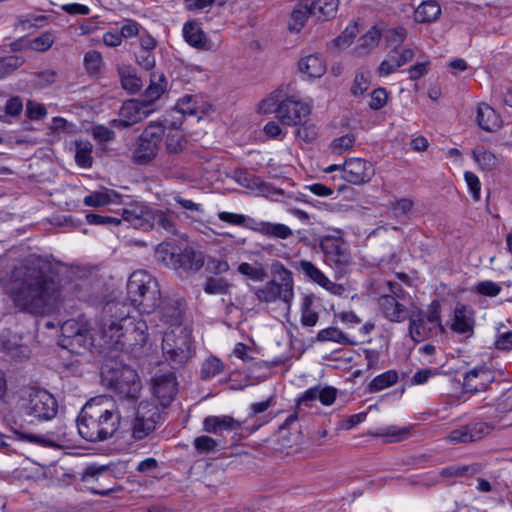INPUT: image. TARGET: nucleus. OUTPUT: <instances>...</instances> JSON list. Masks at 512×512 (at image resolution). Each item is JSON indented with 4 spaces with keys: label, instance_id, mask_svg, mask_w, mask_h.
I'll return each mask as SVG.
<instances>
[{
    "label": "nucleus",
    "instance_id": "obj_18",
    "mask_svg": "<svg viewBox=\"0 0 512 512\" xmlns=\"http://www.w3.org/2000/svg\"><path fill=\"white\" fill-rule=\"evenodd\" d=\"M342 177L352 184H363L368 182L374 175L371 162L362 158H351L346 160L342 166Z\"/></svg>",
    "mask_w": 512,
    "mask_h": 512
},
{
    "label": "nucleus",
    "instance_id": "obj_43",
    "mask_svg": "<svg viewBox=\"0 0 512 512\" xmlns=\"http://www.w3.org/2000/svg\"><path fill=\"white\" fill-rule=\"evenodd\" d=\"M473 158L483 171H492L497 167L498 160L496 156L485 150L483 147L475 148L472 152Z\"/></svg>",
    "mask_w": 512,
    "mask_h": 512
},
{
    "label": "nucleus",
    "instance_id": "obj_6",
    "mask_svg": "<svg viewBox=\"0 0 512 512\" xmlns=\"http://www.w3.org/2000/svg\"><path fill=\"white\" fill-rule=\"evenodd\" d=\"M271 272L274 277H278L280 283L276 280H271L264 287L256 289L255 295L261 302L269 303L280 299L289 304L293 298L292 272L278 261L272 263Z\"/></svg>",
    "mask_w": 512,
    "mask_h": 512
},
{
    "label": "nucleus",
    "instance_id": "obj_51",
    "mask_svg": "<svg viewBox=\"0 0 512 512\" xmlns=\"http://www.w3.org/2000/svg\"><path fill=\"white\" fill-rule=\"evenodd\" d=\"M85 69L89 74H96L100 71L102 65V56L98 51H88L84 55Z\"/></svg>",
    "mask_w": 512,
    "mask_h": 512
},
{
    "label": "nucleus",
    "instance_id": "obj_61",
    "mask_svg": "<svg viewBox=\"0 0 512 512\" xmlns=\"http://www.w3.org/2000/svg\"><path fill=\"white\" fill-rule=\"evenodd\" d=\"M355 143V137L353 134H346L339 138H336L331 143V149L333 152L341 153L351 148Z\"/></svg>",
    "mask_w": 512,
    "mask_h": 512
},
{
    "label": "nucleus",
    "instance_id": "obj_52",
    "mask_svg": "<svg viewBox=\"0 0 512 512\" xmlns=\"http://www.w3.org/2000/svg\"><path fill=\"white\" fill-rule=\"evenodd\" d=\"M410 430L408 428H397L395 426H389L382 432H376L373 435L378 437H391L390 442H399L408 437Z\"/></svg>",
    "mask_w": 512,
    "mask_h": 512
},
{
    "label": "nucleus",
    "instance_id": "obj_34",
    "mask_svg": "<svg viewBox=\"0 0 512 512\" xmlns=\"http://www.w3.org/2000/svg\"><path fill=\"white\" fill-rule=\"evenodd\" d=\"M121 195L112 189H104L101 191H94L87 195L83 203L90 207L106 206L110 203L118 202Z\"/></svg>",
    "mask_w": 512,
    "mask_h": 512
},
{
    "label": "nucleus",
    "instance_id": "obj_9",
    "mask_svg": "<svg viewBox=\"0 0 512 512\" xmlns=\"http://www.w3.org/2000/svg\"><path fill=\"white\" fill-rule=\"evenodd\" d=\"M130 319L131 316H129L124 304L111 301L104 305L99 320V328L106 347L124 329V321Z\"/></svg>",
    "mask_w": 512,
    "mask_h": 512
},
{
    "label": "nucleus",
    "instance_id": "obj_2",
    "mask_svg": "<svg viewBox=\"0 0 512 512\" xmlns=\"http://www.w3.org/2000/svg\"><path fill=\"white\" fill-rule=\"evenodd\" d=\"M79 435L89 442H102L114 436L120 424V414L110 396L91 398L76 419Z\"/></svg>",
    "mask_w": 512,
    "mask_h": 512
},
{
    "label": "nucleus",
    "instance_id": "obj_56",
    "mask_svg": "<svg viewBox=\"0 0 512 512\" xmlns=\"http://www.w3.org/2000/svg\"><path fill=\"white\" fill-rule=\"evenodd\" d=\"M121 84L125 90L132 94L140 91L142 87L141 79L135 74H125V70L121 71Z\"/></svg>",
    "mask_w": 512,
    "mask_h": 512
},
{
    "label": "nucleus",
    "instance_id": "obj_47",
    "mask_svg": "<svg viewBox=\"0 0 512 512\" xmlns=\"http://www.w3.org/2000/svg\"><path fill=\"white\" fill-rule=\"evenodd\" d=\"M92 145L89 142H77L76 143V163L83 168H89L92 166L93 158L91 156Z\"/></svg>",
    "mask_w": 512,
    "mask_h": 512
},
{
    "label": "nucleus",
    "instance_id": "obj_45",
    "mask_svg": "<svg viewBox=\"0 0 512 512\" xmlns=\"http://www.w3.org/2000/svg\"><path fill=\"white\" fill-rule=\"evenodd\" d=\"M316 296L314 294H307L303 298L301 306V322L304 326H314L318 321V313L311 309Z\"/></svg>",
    "mask_w": 512,
    "mask_h": 512
},
{
    "label": "nucleus",
    "instance_id": "obj_44",
    "mask_svg": "<svg viewBox=\"0 0 512 512\" xmlns=\"http://www.w3.org/2000/svg\"><path fill=\"white\" fill-rule=\"evenodd\" d=\"M224 371V364L222 361L215 357H208L201 366L200 377L202 380H209Z\"/></svg>",
    "mask_w": 512,
    "mask_h": 512
},
{
    "label": "nucleus",
    "instance_id": "obj_39",
    "mask_svg": "<svg viewBox=\"0 0 512 512\" xmlns=\"http://www.w3.org/2000/svg\"><path fill=\"white\" fill-rule=\"evenodd\" d=\"M441 14V8L435 0L423 1L415 10V20L419 23L434 21Z\"/></svg>",
    "mask_w": 512,
    "mask_h": 512
},
{
    "label": "nucleus",
    "instance_id": "obj_49",
    "mask_svg": "<svg viewBox=\"0 0 512 512\" xmlns=\"http://www.w3.org/2000/svg\"><path fill=\"white\" fill-rule=\"evenodd\" d=\"M238 272L253 281H264L267 273L261 264L251 265L243 262L238 266Z\"/></svg>",
    "mask_w": 512,
    "mask_h": 512
},
{
    "label": "nucleus",
    "instance_id": "obj_37",
    "mask_svg": "<svg viewBox=\"0 0 512 512\" xmlns=\"http://www.w3.org/2000/svg\"><path fill=\"white\" fill-rule=\"evenodd\" d=\"M298 70L307 80L320 77V58L317 53L310 54L298 61Z\"/></svg>",
    "mask_w": 512,
    "mask_h": 512
},
{
    "label": "nucleus",
    "instance_id": "obj_46",
    "mask_svg": "<svg viewBox=\"0 0 512 512\" xmlns=\"http://www.w3.org/2000/svg\"><path fill=\"white\" fill-rule=\"evenodd\" d=\"M371 73L369 70L359 69L356 72L353 84L351 86V93L354 96L363 95L370 86Z\"/></svg>",
    "mask_w": 512,
    "mask_h": 512
},
{
    "label": "nucleus",
    "instance_id": "obj_50",
    "mask_svg": "<svg viewBox=\"0 0 512 512\" xmlns=\"http://www.w3.org/2000/svg\"><path fill=\"white\" fill-rule=\"evenodd\" d=\"M280 90H275L264 98L258 106L259 112L263 114L276 113L278 115V108L281 105Z\"/></svg>",
    "mask_w": 512,
    "mask_h": 512
},
{
    "label": "nucleus",
    "instance_id": "obj_58",
    "mask_svg": "<svg viewBox=\"0 0 512 512\" xmlns=\"http://www.w3.org/2000/svg\"><path fill=\"white\" fill-rule=\"evenodd\" d=\"M388 100V93L385 88L379 87L371 92L369 107L373 110L383 108Z\"/></svg>",
    "mask_w": 512,
    "mask_h": 512
},
{
    "label": "nucleus",
    "instance_id": "obj_60",
    "mask_svg": "<svg viewBox=\"0 0 512 512\" xmlns=\"http://www.w3.org/2000/svg\"><path fill=\"white\" fill-rule=\"evenodd\" d=\"M235 179L240 185L249 189L258 187L260 184L258 177L245 170L235 171Z\"/></svg>",
    "mask_w": 512,
    "mask_h": 512
},
{
    "label": "nucleus",
    "instance_id": "obj_29",
    "mask_svg": "<svg viewBox=\"0 0 512 512\" xmlns=\"http://www.w3.org/2000/svg\"><path fill=\"white\" fill-rule=\"evenodd\" d=\"M164 231L169 235L177 234L176 216L172 211L153 208L151 230Z\"/></svg>",
    "mask_w": 512,
    "mask_h": 512
},
{
    "label": "nucleus",
    "instance_id": "obj_59",
    "mask_svg": "<svg viewBox=\"0 0 512 512\" xmlns=\"http://www.w3.org/2000/svg\"><path fill=\"white\" fill-rule=\"evenodd\" d=\"M227 287L224 279L210 277L206 280L204 291L208 294H222L227 292Z\"/></svg>",
    "mask_w": 512,
    "mask_h": 512
},
{
    "label": "nucleus",
    "instance_id": "obj_42",
    "mask_svg": "<svg viewBox=\"0 0 512 512\" xmlns=\"http://www.w3.org/2000/svg\"><path fill=\"white\" fill-rule=\"evenodd\" d=\"M397 380L398 374L395 370L386 371L373 378V380L369 383L368 390L371 393L379 392L394 385Z\"/></svg>",
    "mask_w": 512,
    "mask_h": 512
},
{
    "label": "nucleus",
    "instance_id": "obj_25",
    "mask_svg": "<svg viewBox=\"0 0 512 512\" xmlns=\"http://www.w3.org/2000/svg\"><path fill=\"white\" fill-rule=\"evenodd\" d=\"M474 323L473 311L469 307L463 304H459L455 307L451 330L458 334L472 335Z\"/></svg>",
    "mask_w": 512,
    "mask_h": 512
},
{
    "label": "nucleus",
    "instance_id": "obj_3",
    "mask_svg": "<svg viewBox=\"0 0 512 512\" xmlns=\"http://www.w3.org/2000/svg\"><path fill=\"white\" fill-rule=\"evenodd\" d=\"M100 376L103 385L111 389L120 401H127L135 407L142 385L134 369L116 357H109L101 365Z\"/></svg>",
    "mask_w": 512,
    "mask_h": 512
},
{
    "label": "nucleus",
    "instance_id": "obj_63",
    "mask_svg": "<svg viewBox=\"0 0 512 512\" xmlns=\"http://www.w3.org/2000/svg\"><path fill=\"white\" fill-rule=\"evenodd\" d=\"M136 62L145 70H152L155 67V56L152 51L138 50L135 53Z\"/></svg>",
    "mask_w": 512,
    "mask_h": 512
},
{
    "label": "nucleus",
    "instance_id": "obj_57",
    "mask_svg": "<svg viewBox=\"0 0 512 512\" xmlns=\"http://www.w3.org/2000/svg\"><path fill=\"white\" fill-rule=\"evenodd\" d=\"M86 220L89 224L92 225H119L123 219L114 217V216H106L95 213H87Z\"/></svg>",
    "mask_w": 512,
    "mask_h": 512
},
{
    "label": "nucleus",
    "instance_id": "obj_5",
    "mask_svg": "<svg viewBox=\"0 0 512 512\" xmlns=\"http://www.w3.org/2000/svg\"><path fill=\"white\" fill-rule=\"evenodd\" d=\"M191 331L184 326L165 331L162 339V351L171 368L178 369L192 358Z\"/></svg>",
    "mask_w": 512,
    "mask_h": 512
},
{
    "label": "nucleus",
    "instance_id": "obj_10",
    "mask_svg": "<svg viewBox=\"0 0 512 512\" xmlns=\"http://www.w3.org/2000/svg\"><path fill=\"white\" fill-rule=\"evenodd\" d=\"M58 412V402L47 390L42 388H30L25 413L38 420L48 421L53 419Z\"/></svg>",
    "mask_w": 512,
    "mask_h": 512
},
{
    "label": "nucleus",
    "instance_id": "obj_21",
    "mask_svg": "<svg viewBox=\"0 0 512 512\" xmlns=\"http://www.w3.org/2000/svg\"><path fill=\"white\" fill-rule=\"evenodd\" d=\"M61 334L63 336L62 346L73 347L75 344L79 346L86 345L89 332L84 325L79 324L74 319H69L62 324Z\"/></svg>",
    "mask_w": 512,
    "mask_h": 512
},
{
    "label": "nucleus",
    "instance_id": "obj_13",
    "mask_svg": "<svg viewBox=\"0 0 512 512\" xmlns=\"http://www.w3.org/2000/svg\"><path fill=\"white\" fill-rule=\"evenodd\" d=\"M150 104L146 100H128L123 103L119 115V119H114L111 124L117 128H127L142 121L150 113L148 107Z\"/></svg>",
    "mask_w": 512,
    "mask_h": 512
},
{
    "label": "nucleus",
    "instance_id": "obj_17",
    "mask_svg": "<svg viewBox=\"0 0 512 512\" xmlns=\"http://www.w3.org/2000/svg\"><path fill=\"white\" fill-rule=\"evenodd\" d=\"M494 426L487 422H474L452 430L447 439L453 444L471 443L483 439L491 433Z\"/></svg>",
    "mask_w": 512,
    "mask_h": 512
},
{
    "label": "nucleus",
    "instance_id": "obj_38",
    "mask_svg": "<svg viewBox=\"0 0 512 512\" xmlns=\"http://www.w3.org/2000/svg\"><path fill=\"white\" fill-rule=\"evenodd\" d=\"M433 327L425 320L424 315L419 313L416 318H411L409 323V334L415 342L427 339Z\"/></svg>",
    "mask_w": 512,
    "mask_h": 512
},
{
    "label": "nucleus",
    "instance_id": "obj_8",
    "mask_svg": "<svg viewBox=\"0 0 512 512\" xmlns=\"http://www.w3.org/2000/svg\"><path fill=\"white\" fill-rule=\"evenodd\" d=\"M165 127L157 122L148 124L138 137L132 153V161L137 165H147L152 162L160 149Z\"/></svg>",
    "mask_w": 512,
    "mask_h": 512
},
{
    "label": "nucleus",
    "instance_id": "obj_12",
    "mask_svg": "<svg viewBox=\"0 0 512 512\" xmlns=\"http://www.w3.org/2000/svg\"><path fill=\"white\" fill-rule=\"evenodd\" d=\"M151 390L160 403V406L165 409L174 400L177 391L178 383L174 372H157L150 380Z\"/></svg>",
    "mask_w": 512,
    "mask_h": 512
},
{
    "label": "nucleus",
    "instance_id": "obj_53",
    "mask_svg": "<svg viewBox=\"0 0 512 512\" xmlns=\"http://www.w3.org/2000/svg\"><path fill=\"white\" fill-rule=\"evenodd\" d=\"M194 446L199 453H209L215 451L218 446H221L217 440L210 436H199L194 440ZM224 445H222L223 447Z\"/></svg>",
    "mask_w": 512,
    "mask_h": 512
},
{
    "label": "nucleus",
    "instance_id": "obj_33",
    "mask_svg": "<svg viewBox=\"0 0 512 512\" xmlns=\"http://www.w3.org/2000/svg\"><path fill=\"white\" fill-rule=\"evenodd\" d=\"M163 411L164 409H160L158 405L145 401L140 402L136 415L146 420L148 429L150 427L156 429L157 424L163 420Z\"/></svg>",
    "mask_w": 512,
    "mask_h": 512
},
{
    "label": "nucleus",
    "instance_id": "obj_23",
    "mask_svg": "<svg viewBox=\"0 0 512 512\" xmlns=\"http://www.w3.org/2000/svg\"><path fill=\"white\" fill-rule=\"evenodd\" d=\"M317 3L318 0H304L299 2L290 15L288 30L295 33L300 32L308 18L315 14Z\"/></svg>",
    "mask_w": 512,
    "mask_h": 512
},
{
    "label": "nucleus",
    "instance_id": "obj_31",
    "mask_svg": "<svg viewBox=\"0 0 512 512\" xmlns=\"http://www.w3.org/2000/svg\"><path fill=\"white\" fill-rule=\"evenodd\" d=\"M381 39V31L377 26H372L365 34H363L357 41L354 48V54L362 57L368 55L375 49Z\"/></svg>",
    "mask_w": 512,
    "mask_h": 512
},
{
    "label": "nucleus",
    "instance_id": "obj_28",
    "mask_svg": "<svg viewBox=\"0 0 512 512\" xmlns=\"http://www.w3.org/2000/svg\"><path fill=\"white\" fill-rule=\"evenodd\" d=\"M203 426L208 433L221 434L224 431L238 430L240 423L231 416H208L204 419Z\"/></svg>",
    "mask_w": 512,
    "mask_h": 512
},
{
    "label": "nucleus",
    "instance_id": "obj_36",
    "mask_svg": "<svg viewBox=\"0 0 512 512\" xmlns=\"http://www.w3.org/2000/svg\"><path fill=\"white\" fill-rule=\"evenodd\" d=\"M252 228L268 237L287 239L292 235V230L280 223L255 222Z\"/></svg>",
    "mask_w": 512,
    "mask_h": 512
},
{
    "label": "nucleus",
    "instance_id": "obj_14",
    "mask_svg": "<svg viewBox=\"0 0 512 512\" xmlns=\"http://www.w3.org/2000/svg\"><path fill=\"white\" fill-rule=\"evenodd\" d=\"M310 112L311 109L308 104L291 96L281 101L278 108V119L283 125L296 126L301 124Z\"/></svg>",
    "mask_w": 512,
    "mask_h": 512
},
{
    "label": "nucleus",
    "instance_id": "obj_64",
    "mask_svg": "<svg viewBox=\"0 0 512 512\" xmlns=\"http://www.w3.org/2000/svg\"><path fill=\"white\" fill-rule=\"evenodd\" d=\"M53 43H54L53 34L50 32H45L32 41L31 47L36 51L44 52V51L48 50L52 46Z\"/></svg>",
    "mask_w": 512,
    "mask_h": 512
},
{
    "label": "nucleus",
    "instance_id": "obj_32",
    "mask_svg": "<svg viewBox=\"0 0 512 512\" xmlns=\"http://www.w3.org/2000/svg\"><path fill=\"white\" fill-rule=\"evenodd\" d=\"M167 79L162 72H153L150 75V83L145 90L144 97L148 104H153L166 91Z\"/></svg>",
    "mask_w": 512,
    "mask_h": 512
},
{
    "label": "nucleus",
    "instance_id": "obj_48",
    "mask_svg": "<svg viewBox=\"0 0 512 512\" xmlns=\"http://www.w3.org/2000/svg\"><path fill=\"white\" fill-rule=\"evenodd\" d=\"M199 101L196 96L185 95L180 98L177 102L176 107L182 114H189L197 116L201 112H205V109L198 105Z\"/></svg>",
    "mask_w": 512,
    "mask_h": 512
},
{
    "label": "nucleus",
    "instance_id": "obj_54",
    "mask_svg": "<svg viewBox=\"0 0 512 512\" xmlns=\"http://www.w3.org/2000/svg\"><path fill=\"white\" fill-rule=\"evenodd\" d=\"M301 127L297 129V136L307 143H312L318 139L319 128L315 124L301 123Z\"/></svg>",
    "mask_w": 512,
    "mask_h": 512
},
{
    "label": "nucleus",
    "instance_id": "obj_62",
    "mask_svg": "<svg viewBox=\"0 0 512 512\" xmlns=\"http://www.w3.org/2000/svg\"><path fill=\"white\" fill-rule=\"evenodd\" d=\"M413 201L408 198H401L399 200L390 202V208L395 216H403L408 214L413 208Z\"/></svg>",
    "mask_w": 512,
    "mask_h": 512
},
{
    "label": "nucleus",
    "instance_id": "obj_1",
    "mask_svg": "<svg viewBox=\"0 0 512 512\" xmlns=\"http://www.w3.org/2000/svg\"><path fill=\"white\" fill-rule=\"evenodd\" d=\"M9 296L16 309L35 316L53 314L64 302L60 280L38 264L12 271Z\"/></svg>",
    "mask_w": 512,
    "mask_h": 512
},
{
    "label": "nucleus",
    "instance_id": "obj_26",
    "mask_svg": "<svg viewBox=\"0 0 512 512\" xmlns=\"http://www.w3.org/2000/svg\"><path fill=\"white\" fill-rule=\"evenodd\" d=\"M10 430L16 439L43 447H56L57 444L43 435L29 432L23 424L9 422Z\"/></svg>",
    "mask_w": 512,
    "mask_h": 512
},
{
    "label": "nucleus",
    "instance_id": "obj_40",
    "mask_svg": "<svg viewBox=\"0 0 512 512\" xmlns=\"http://www.w3.org/2000/svg\"><path fill=\"white\" fill-rule=\"evenodd\" d=\"M483 466L480 463L470 465H451L441 470L440 475L444 478L472 476L482 472Z\"/></svg>",
    "mask_w": 512,
    "mask_h": 512
},
{
    "label": "nucleus",
    "instance_id": "obj_24",
    "mask_svg": "<svg viewBox=\"0 0 512 512\" xmlns=\"http://www.w3.org/2000/svg\"><path fill=\"white\" fill-rule=\"evenodd\" d=\"M183 35L187 43L194 48L203 51H210L215 48L214 43L207 38L204 31L195 22H188L184 24Z\"/></svg>",
    "mask_w": 512,
    "mask_h": 512
},
{
    "label": "nucleus",
    "instance_id": "obj_41",
    "mask_svg": "<svg viewBox=\"0 0 512 512\" xmlns=\"http://www.w3.org/2000/svg\"><path fill=\"white\" fill-rule=\"evenodd\" d=\"M358 33V23L356 21L351 22L341 33V35L336 37L330 44H328L327 47L330 50H340L346 48L351 45Z\"/></svg>",
    "mask_w": 512,
    "mask_h": 512
},
{
    "label": "nucleus",
    "instance_id": "obj_27",
    "mask_svg": "<svg viewBox=\"0 0 512 512\" xmlns=\"http://www.w3.org/2000/svg\"><path fill=\"white\" fill-rule=\"evenodd\" d=\"M158 315L161 321L170 325V329L182 326V310L177 301L162 300L159 304Z\"/></svg>",
    "mask_w": 512,
    "mask_h": 512
},
{
    "label": "nucleus",
    "instance_id": "obj_20",
    "mask_svg": "<svg viewBox=\"0 0 512 512\" xmlns=\"http://www.w3.org/2000/svg\"><path fill=\"white\" fill-rule=\"evenodd\" d=\"M413 57L414 52L412 49L406 48L400 51L397 47H394V49L387 54V58L379 64L376 72L380 77L388 76L411 61Z\"/></svg>",
    "mask_w": 512,
    "mask_h": 512
},
{
    "label": "nucleus",
    "instance_id": "obj_30",
    "mask_svg": "<svg viewBox=\"0 0 512 512\" xmlns=\"http://www.w3.org/2000/svg\"><path fill=\"white\" fill-rule=\"evenodd\" d=\"M477 122L479 127L487 132H495L502 124L499 114L485 103H481L478 106Z\"/></svg>",
    "mask_w": 512,
    "mask_h": 512
},
{
    "label": "nucleus",
    "instance_id": "obj_22",
    "mask_svg": "<svg viewBox=\"0 0 512 512\" xmlns=\"http://www.w3.org/2000/svg\"><path fill=\"white\" fill-rule=\"evenodd\" d=\"M171 259L175 268L192 272L198 271L205 262L202 252L191 247H186L177 254L172 253Z\"/></svg>",
    "mask_w": 512,
    "mask_h": 512
},
{
    "label": "nucleus",
    "instance_id": "obj_11",
    "mask_svg": "<svg viewBox=\"0 0 512 512\" xmlns=\"http://www.w3.org/2000/svg\"><path fill=\"white\" fill-rule=\"evenodd\" d=\"M322 253L324 261L331 265L335 264L338 271L336 274L342 273V267L350 261V253L343 238L322 233Z\"/></svg>",
    "mask_w": 512,
    "mask_h": 512
},
{
    "label": "nucleus",
    "instance_id": "obj_15",
    "mask_svg": "<svg viewBox=\"0 0 512 512\" xmlns=\"http://www.w3.org/2000/svg\"><path fill=\"white\" fill-rule=\"evenodd\" d=\"M393 295H382L379 298V306L383 316L391 322H403L408 318V309L398 300V292L402 291L399 284L389 282Z\"/></svg>",
    "mask_w": 512,
    "mask_h": 512
},
{
    "label": "nucleus",
    "instance_id": "obj_7",
    "mask_svg": "<svg viewBox=\"0 0 512 512\" xmlns=\"http://www.w3.org/2000/svg\"><path fill=\"white\" fill-rule=\"evenodd\" d=\"M148 327L145 321L131 317L124 322V329L107 346V349L115 352L136 354L147 342Z\"/></svg>",
    "mask_w": 512,
    "mask_h": 512
},
{
    "label": "nucleus",
    "instance_id": "obj_4",
    "mask_svg": "<svg viewBox=\"0 0 512 512\" xmlns=\"http://www.w3.org/2000/svg\"><path fill=\"white\" fill-rule=\"evenodd\" d=\"M127 299L140 313L150 314L161 303L157 279L145 270L134 271L127 281Z\"/></svg>",
    "mask_w": 512,
    "mask_h": 512
},
{
    "label": "nucleus",
    "instance_id": "obj_16",
    "mask_svg": "<svg viewBox=\"0 0 512 512\" xmlns=\"http://www.w3.org/2000/svg\"><path fill=\"white\" fill-rule=\"evenodd\" d=\"M495 381V372L487 366H476L464 375L463 390L475 394L487 391Z\"/></svg>",
    "mask_w": 512,
    "mask_h": 512
},
{
    "label": "nucleus",
    "instance_id": "obj_55",
    "mask_svg": "<svg viewBox=\"0 0 512 512\" xmlns=\"http://www.w3.org/2000/svg\"><path fill=\"white\" fill-rule=\"evenodd\" d=\"M155 428L150 427L146 424V420L141 419L138 415L135 416L133 425H132V437L135 440H142L147 437L150 433H152Z\"/></svg>",
    "mask_w": 512,
    "mask_h": 512
},
{
    "label": "nucleus",
    "instance_id": "obj_19",
    "mask_svg": "<svg viewBox=\"0 0 512 512\" xmlns=\"http://www.w3.org/2000/svg\"><path fill=\"white\" fill-rule=\"evenodd\" d=\"M153 208L142 203H131L122 209L123 221L136 229L143 231L151 230Z\"/></svg>",
    "mask_w": 512,
    "mask_h": 512
},
{
    "label": "nucleus",
    "instance_id": "obj_35",
    "mask_svg": "<svg viewBox=\"0 0 512 512\" xmlns=\"http://www.w3.org/2000/svg\"><path fill=\"white\" fill-rule=\"evenodd\" d=\"M320 399V386L316 385L305 391L298 399L296 409L288 420L298 419L305 415V408H311L313 403Z\"/></svg>",
    "mask_w": 512,
    "mask_h": 512
}]
</instances>
